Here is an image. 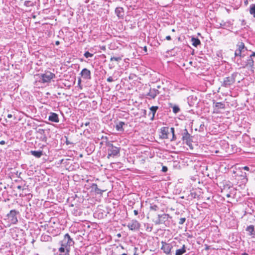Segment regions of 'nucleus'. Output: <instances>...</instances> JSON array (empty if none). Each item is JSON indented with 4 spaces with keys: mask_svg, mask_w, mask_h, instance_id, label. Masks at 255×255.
<instances>
[{
    "mask_svg": "<svg viewBox=\"0 0 255 255\" xmlns=\"http://www.w3.org/2000/svg\"><path fill=\"white\" fill-rule=\"evenodd\" d=\"M251 54L246 53L248 57L245 60V57L238 58L235 62L242 68H248L253 69L254 65V58H255V52L250 51Z\"/></svg>",
    "mask_w": 255,
    "mask_h": 255,
    "instance_id": "nucleus-1",
    "label": "nucleus"
},
{
    "mask_svg": "<svg viewBox=\"0 0 255 255\" xmlns=\"http://www.w3.org/2000/svg\"><path fill=\"white\" fill-rule=\"evenodd\" d=\"M61 247L59 248L58 251L60 253H65V251L70 252V248L74 245V241L67 233L64 236L63 239L60 242Z\"/></svg>",
    "mask_w": 255,
    "mask_h": 255,
    "instance_id": "nucleus-2",
    "label": "nucleus"
},
{
    "mask_svg": "<svg viewBox=\"0 0 255 255\" xmlns=\"http://www.w3.org/2000/svg\"><path fill=\"white\" fill-rule=\"evenodd\" d=\"M106 146L107 147L108 155L107 158H110L111 157H115L120 156L121 148L117 147L113 144L111 141L107 140L106 142Z\"/></svg>",
    "mask_w": 255,
    "mask_h": 255,
    "instance_id": "nucleus-3",
    "label": "nucleus"
},
{
    "mask_svg": "<svg viewBox=\"0 0 255 255\" xmlns=\"http://www.w3.org/2000/svg\"><path fill=\"white\" fill-rule=\"evenodd\" d=\"M236 49L234 53V61L238 58L245 57L246 53L248 52V50L246 47H245V44L242 42H239L236 45Z\"/></svg>",
    "mask_w": 255,
    "mask_h": 255,
    "instance_id": "nucleus-4",
    "label": "nucleus"
},
{
    "mask_svg": "<svg viewBox=\"0 0 255 255\" xmlns=\"http://www.w3.org/2000/svg\"><path fill=\"white\" fill-rule=\"evenodd\" d=\"M238 75V72L233 73L230 76L225 77L221 83V86L225 88H229L236 82V78Z\"/></svg>",
    "mask_w": 255,
    "mask_h": 255,
    "instance_id": "nucleus-5",
    "label": "nucleus"
},
{
    "mask_svg": "<svg viewBox=\"0 0 255 255\" xmlns=\"http://www.w3.org/2000/svg\"><path fill=\"white\" fill-rule=\"evenodd\" d=\"M182 139L190 147H192V136L189 133L187 129L185 128L182 133Z\"/></svg>",
    "mask_w": 255,
    "mask_h": 255,
    "instance_id": "nucleus-6",
    "label": "nucleus"
},
{
    "mask_svg": "<svg viewBox=\"0 0 255 255\" xmlns=\"http://www.w3.org/2000/svg\"><path fill=\"white\" fill-rule=\"evenodd\" d=\"M26 235L23 229H17V242L18 241V246L19 247L24 245L26 243Z\"/></svg>",
    "mask_w": 255,
    "mask_h": 255,
    "instance_id": "nucleus-7",
    "label": "nucleus"
},
{
    "mask_svg": "<svg viewBox=\"0 0 255 255\" xmlns=\"http://www.w3.org/2000/svg\"><path fill=\"white\" fill-rule=\"evenodd\" d=\"M55 77V75L50 71H46L44 73L41 74L40 81L43 83H49L51 79Z\"/></svg>",
    "mask_w": 255,
    "mask_h": 255,
    "instance_id": "nucleus-8",
    "label": "nucleus"
},
{
    "mask_svg": "<svg viewBox=\"0 0 255 255\" xmlns=\"http://www.w3.org/2000/svg\"><path fill=\"white\" fill-rule=\"evenodd\" d=\"M158 218L160 219L162 224H163L167 227L169 226L170 224V220L171 219V217H170L169 215L167 214L158 215Z\"/></svg>",
    "mask_w": 255,
    "mask_h": 255,
    "instance_id": "nucleus-9",
    "label": "nucleus"
},
{
    "mask_svg": "<svg viewBox=\"0 0 255 255\" xmlns=\"http://www.w3.org/2000/svg\"><path fill=\"white\" fill-rule=\"evenodd\" d=\"M162 247L161 249L167 255H171V250L173 246L170 244H168L164 242H161Z\"/></svg>",
    "mask_w": 255,
    "mask_h": 255,
    "instance_id": "nucleus-10",
    "label": "nucleus"
},
{
    "mask_svg": "<svg viewBox=\"0 0 255 255\" xmlns=\"http://www.w3.org/2000/svg\"><path fill=\"white\" fill-rule=\"evenodd\" d=\"M128 227L131 231L138 230L140 228V224L137 221L132 220L128 224Z\"/></svg>",
    "mask_w": 255,
    "mask_h": 255,
    "instance_id": "nucleus-11",
    "label": "nucleus"
},
{
    "mask_svg": "<svg viewBox=\"0 0 255 255\" xmlns=\"http://www.w3.org/2000/svg\"><path fill=\"white\" fill-rule=\"evenodd\" d=\"M213 107L214 108V113H219V109H224L225 108V104L223 102H213Z\"/></svg>",
    "mask_w": 255,
    "mask_h": 255,
    "instance_id": "nucleus-12",
    "label": "nucleus"
},
{
    "mask_svg": "<svg viewBox=\"0 0 255 255\" xmlns=\"http://www.w3.org/2000/svg\"><path fill=\"white\" fill-rule=\"evenodd\" d=\"M80 74L82 77L85 80H90L91 79V71L85 68L82 69L81 71Z\"/></svg>",
    "mask_w": 255,
    "mask_h": 255,
    "instance_id": "nucleus-13",
    "label": "nucleus"
},
{
    "mask_svg": "<svg viewBox=\"0 0 255 255\" xmlns=\"http://www.w3.org/2000/svg\"><path fill=\"white\" fill-rule=\"evenodd\" d=\"M115 12L119 19H124L125 16V11L123 7H117L115 9Z\"/></svg>",
    "mask_w": 255,
    "mask_h": 255,
    "instance_id": "nucleus-14",
    "label": "nucleus"
},
{
    "mask_svg": "<svg viewBox=\"0 0 255 255\" xmlns=\"http://www.w3.org/2000/svg\"><path fill=\"white\" fill-rule=\"evenodd\" d=\"M160 93L158 89L150 88L149 92L146 94L149 99H154L156 96Z\"/></svg>",
    "mask_w": 255,
    "mask_h": 255,
    "instance_id": "nucleus-15",
    "label": "nucleus"
},
{
    "mask_svg": "<svg viewBox=\"0 0 255 255\" xmlns=\"http://www.w3.org/2000/svg\"><path fill=\"white\" fill-rule=\"evenodd\" d=\"M159 109L158 106H152L149 108L150 112L148 116L150 117V120L153 121L155 119V114Z\"/></svg>",
    "mask_w": 255,
    "mask_h": 255,
    "instance_id": "nucleus-16",
    "label": "nucleus"
},
{
    "mask_svg": "<svg viewBox=\"0 0 255 255\" xmlns=\"http://www.w3.org/2000/svg\"><path fill=\"white\" fill-rule=\"evenodd\" d=\"M161 135V137L163 139H167L168 138V135L169 133V128L168 127H162L160 129Z\"/></svg>",
    "mask_w": 255,
    "mask_h": 255,
    "instance_id": "nucleus-17",
    "label": "nucleus"
},
{
    "mask_svg": "<svg viewBox=\"0 0 255 255\" xmlns=\"http://www.w3.org/2000/svg\"><path fill=\"white\" fill-rule=\"evenodd\" d=\"M48 120L52 122L58 123L59 119L58 114L55 113L51 112L49 113Z\"/></svg>",
    "mask_w": 255,
    "mask_h": 255,
    "instance_id": "nucleus-18",
    "label": "nucleus"
},
{
    "mask_svg": "<svg viewBox=\"0 0 255 255\" xmlns=\"http://www.w3.org/2000/svg\"><path fill=\"white\" fill-rule=\"evenodd\" d=\"M91 188L92 191H94L97 194H102L105 191L104 190L99 189L97 185L95 183H92L91 184Z\"/></svg>",
    "mask_w": 255,
    "mask_h": 255,
    "instance_id": "nucleus-19",
    "label": "nucleus"
},
{
    "mask_svg": "<svg viewBox=\"0 0 255 255\" xmlns=\"http://www.w3.org/2000/svg\"><path fill=\"white\" fill-rule=\"evenodd\" d=\"M186 247L185 245H182L180 249H177L175 252V255H182L186 252Z\"/></svg>",
    "mask_w": 255,
    "mask_h": 255,
    "instance_id": "nucleus-20",
    "label": "nucleus"
},
{
    "mask_svg": "<svg viewBox=\"0 0 255 255\" xmlns=\"http://www.w3.org/2000/svg\"><path fill=\"white\" fill-rule=\"evenodd\" d=\"M246 230L249 232L250 236H255V227L254 225H250L248 226Z\"/></svg>",
    "mask_w": 255,
    "mask_h": 255,
    "instance_id": "nucleus-21",
    "label": "nucleus"
},
{
    "mask_svg": "<svg viewBox=\"0 0 255 255\" xmlns=\"http://www.w3.org/2000/svg\"><path fill=\"white\" fill-rule=\"evenodd\" d=\"M30 152L31 155L36 158H40L43 155V152L41 150H31Z\"/></svg>",
    "mask_w": 255,
    "mask_h": 255,
    "instance_id": "nucleus-22",
    "label": "nucleus"
},
{
    "mask_svg": "<svg viewBox=\"0 0 255 255\" xmlns=\"http://www.w3.org/2000/svg\"><path fill=\"white\" fill-rule=\"evenodd\" d=\"M125 125V123L123 122H119L116 126V129L118 131H124V129L123 126Z\"/></svg>",
    "mask_w": 255,
    "mask_h": 255,
    "instance_id": "nucleus-23",
    "label": "nucleus"
},
{
    "mask_svg": "<svg viewBox=\"0 0 255 255\" xmlns=\"http://www.w3.org/2000/svg\"><path fill=\"white\" fill-rule=\"evenodd\" d=\"M191 41L192 42V45L195 47H197L198 45L201 44V41L198 38L192 37Z\"/></svg>",
    "mask_w": 255,
    "mask_h": 255,
    "instance_id": "nucleus-24",
    "label": "nucleus"
},
{
    "mask_svg": "<svg viewBox=\"0 0 255 255\" xmlns=\"http://www.w3.org/2000/svg\"><path fill=\"white\" fill-rule=\"evenodd\" d=\"M220 27H230L233 25V23L230 21L227 22L222 21V22L220 23Z\"/></svg>",
    "mask_w": 255,
    "mask_h": 255,
    "instance_id": "nucleus-25",
    "label": "nucleus"
},
{
    "mask_svg": "<svg viewBox=\"0 0 255 255\" xmlns=\"http://www.w3.org/2000/svg\"><path fill=\"white\" fill-rule=\"evenodd\" d=\"M17 189H19V196L20 197H23L24 196H25L27 194V189H22V193H21V186H20V185H18L17 186Z\"/></svg>",
    "mask_w": 255,
    "mask_h": 255,
    "instance_id": "nucleus-26",
    "label": "nucleus"
},
{
    "mask_svg": "<svg viewBox=\"0 0 255 255\" xmlns=\"http://www.w3.org/2000/svg\"><path fill=\"white\" fill-rule=\"evenodd\" d=\"M250 13L255 17V4H251L250 6Z\"/></svg>",
    "mask_w": 255,
    "mask_h": 255,
    "instance_id": "nucleus-27",
    "label": "nucleus"
},
{
    "mask_svg": "<svg viewBox=\"0 0 255 255\" xmlns=\"http://www.w3.org/2000/svg\"><path fill=\"white\" fill-rule=\"evenodd\" d=\"M170 107L172 108L173 112L174 114H177L180 111V109L177 105H173L172 106V104H170Z\"/></svg>",
    "mask_w": 255,
    "mask_h": 255,
    "instance_id": "nucleus-28",
    "label": "nucleus"
},
{
    "mask_svg": "<svg viewBox=\"0 0 255 255\" xmlns=\"http://www.w3.org/2000/svg\"><path fill=\"white\" fill-rule=\"evenodd\" d=\"M16 214V212L15 210L10 211L9 214H7V217L9 219L12 220V218L14 217L15 215Z\"/></svg>",
    "mask_w": 255,
    "mask_h": 255,
    "instance_id": "nucleus-29",
    "label": "nucleus"
},
{
    "mask_svg": "<svg viewBox=\"0 0 255 255\" xmlns=\"http://www.w3.org/2000/svg\"><path fill=\"white\" fill-rule=\"evenodd\" d=\"M17 117L19 118V119H18L19 121L22 122L23 121H25V119H23V118H24V115H23V113H21L20 112H18V113H17Z\"/></svg>",
    "mask_w": 255,
    "mask_h": 255,
    "instance_id": "nucleus-30",
    "label": "nucleus"
},
{
    "mask_svg": "<svg viewBox=\"0 0 255 255\" xmlns=\"http://www.w3.org/2000/svg\"><path fill=\"white\" fill-rule=\"evenodd\" d=\"M24 5L26 6L29 7V6H32L34 5V3L30 1V0H26L24 2Z\"/></svg>",
    "mask_w": 255,
    "mask_h": 255,
    "instance_id": "nucleus-31",
    "label": "nucleus"
},
{
    "mask_svg": "<svg viewBox=\"0 0 255 255\" xmlns=\"http://www.w3.org/2000/svg\"><path fill=\"white\" fill-rule=\"evenodd\" d=\"M94 54L92 53H90L89 51H86L85 53L84 54V56L86 58H90L92 57L93 56Z\"/></svg>",
    "mask_w": 255,
    "mask_h": 255,
    "instance_id": "nucleus-32",
    "label": "nucleus"
},
{
    "mask_svg": "<svg viewBox=\"0 0 255 255\" xmlns=\"http://www.w3.org/2000/svg\"><path fill=\"white\" fill-rule=\"evenodd\" d=\"M122 58L120 56H119V57H112L110 59V60L111 61H120L121 60H122Z\"/></svg>",
    "mask_w": 255,
    "mask_h": 255,
    "instance_id": "nucleus-33",
    "label": "nucleus"
},
{
    "mask_svg": "<svg viewBox=\"0 0 255 255\" xmlns=\"http://www.w3.org/2000/svg\"><path fill=\"white\" fill-rule=\"evenodd\" d=\"M37 132L38 134H40L41 135H43L45 134V130L43 129H42V128H38L37 130Z\"/></svg>",
    "mask_w": 255,
    "mask_h": 255,
    "instance_id": "nucleus-34",
    "label": "nucleus"
},
{
    "mask_svg": "<svg viewBox=\"0 0 255 255\" xmlns=\"http://www.w3.org/2000/svg\"><path fill=\"white\" fill-rule=\"evenodd\" d=\"M40 139L42 141L46 142L47 138L46 134H44L43 135H41L40 137Z\"/></svg>",
    "mask_w": 255,
    "mask_h": 255,
    "instance_id": "nucleus-35",
    "label": "nucleus"
},
{
    "mask_svg": "<svg viewBox=\"0 0 255 255\" xmlns=\"http://www.w3.org/2000/svg\"><path fill=\"white\" fill-rule=\"evenodd\" d=\"M150 209L151 210L156 211L158 209V207L156 205H153L150 206Z\"/></svg>",
    "mask_w": 255,
    "mask_h": 255,
    "instance_id": "nucleus-36",
    "label": "nucleus"
},
{
    "mask_svg": "<svg viewBox=\"0 0 255 255\" xmlns=\"http://www.w3.org/2000/svg\"><path fill=\"white\" fill-rule=\"evenodd\" d=\"M186 218L184 217V218H181L180 219H179V221L178 222L179 224V225H183L185 222L186 221Z\"/></svg>",
    "mask_w": 255,
    "mask_h": 255,
    "instance_id": "nucleus-37",
    "label": "nucleus"
},
{
    "mask_svg": "<svg viewBox=\"0 0 255 255\" xmlns=\"http://www.w3.org/2000/svg\"><path fill=\"white\" fill-rule=\"evenodd\" d=\"M42 238L44 241H48L49 239L50 238V237L48 235H45L42 237Z\"/></svg>",
    "mask_w": 255,
    "mask_h": 255,
    "instance_id": "nucleus-38",
    "label": "nucleus"
},
{
    "mask_svg": "<svg viewBox=\"0 0 255 255\" xmlns=\"http://www.w3.org/2000/svg\"><path fill=\"white\" fill-rule=\"evenodd\" d=\"M64 137L66 138V141H65V143L67 145H69V144H72V142H71L70 141H69L68 140V137L66 136H65Z\"/></svg>",
    "mask_w": 255,
    "mask_h": 255,
    "instance_id": "nucleus-39",
    "label": "nucleus"
},
{
    "mask_svg": "<svg viewBox=\"0 0 255 255\" xmlns=\"http://www.w3.org/2000/svg\"><path fill=\"white\" fill-rule=\"evenodd\" d=\"M155 224L156 225L162 224V222H161V221H160V218H158V220H157L155 222Z\"/></svg>",
    "mask_w": 255,
    "mask_h": 255,
    "instance_id": "nucleus-40",
    "label": "nucleus"
},
{
    "mask_svg": "<svg viewBox=\"0 0 255 255\" xmlns=\"http://www.w3.org/2000/svg\"><path fill=\"white\" fill-rule=\"evenodd\" d=\"M168 170V168L166 166H163L162 168V171L164 172H167Z\"/></svg>",
    "mask_w": 255,
    "mask_h": 255,
    "instance_id": "nucleus-41",
    "label": "nucleus"
},
{
    "mask_svg": "<svg viewBox=\"0 0 255 255\" xmlns=\"http://www.w3.org/2000/svg\"><path fill=\"white\" fill-rule=\"evenodd\" d=\"M107 81L108 82H112L114 81V80L112 76H110L109 78H107Z\"/></svg>",
    "mask_w": 255,
    "mask_h": 255,
    "instance_id": "nucleus-42",
    "label": "nucleus"
},
{
    "mask_svg": "<svg viewBox=\"0 0 255 255\" xmlns=\"http://www.w3.org/2000/svg\"><path fill=\"white\" fill-rule=\"evenodd\" d=\"M169 132H171L172 134L174 133V128H169Z\"/></svg>",
    "mask_w": 255,
    "mask_h": 255,
    "instance_id": "nucleus-43",
    "label": "nucleus"
},
{
    "mask_svg": "<svg viewBox=\"0 0 255 255\" xmlns=\"http://www.w3.org/2000/svg\"><path fill=\"white\" fill-rule=\"evenodd\" d=\"M172 135V139H171V141L175 140L176 139V136H175V133H173Z\"/></svg>",
    "mask_w": 255,
    "mask_h": 255,
    "instance_id": "nucleus-44",
    "label": "nucleus"
},
{
    "mask_svg": "<svg viewBox=\"0 0 255 255\" xmlns=\"http://www.w3.org/2000/svg\"><path fill=\"white\" fill-rule=\"evenodd\" d=\"M165 39L167 40H170L171 39V38L170 35H168V36H166Z\"/></svg>",
    "mask_w": 255,
    "mask_h": 255,
    "instance_id": "nucleus-45",
    "label": "nucleus"
},
{
    "mask_svg": "<svg viewBox=\"0 0 255 255\" xmlns=\"http://www.w3.org/2000/svg\"><path fill=\"white\" fill-rule=\"evenodd\" d=\"M243 168L245 170H247V171H249L250 170V168L248 166H244V167H243Z\"/></svg>",
    "mask_w": 255,
    "mask_h": 255,
    "instance_id": "nucleus-46",
    "label": "nucleus"
},
{
    "mask_svg": "<svg viewBox=\"0 0 255 255\" xmlns=\"http://www.w3.org/2000/svg\"><path fill=\"white\" fill-rule=\"evenodd\" d=\"M133 213H134V215H135V216H136V215H138V211H137V210H134L133 211Z\"/></svg>",
    "mask_w": 255,
    "mask_h": 255,
    "instance_id": "nucleus-47",
    "label": "nucleus"
},
{
    "mask_svg": "<svg viewBox=\"0 0 255 255\" xmlns=\"http://www.w3.org/2000/svg\"><path fill=\"white\" fill-rule=\"evenodd\" d=\"M241 24H242V25H245L246 24V21H245V20L243 19L242 20Z\"/></svg>",
    "mask_w": 255,
    "mask_h": 255,
    "instance_id": "nucleus-48",
    "label": "nucleus"
},
{
    "mask_svg": "<svg viewBox=\"0 0 255 255\" xmlns=\"http://www.w3.org/2000/svg\"><path fill=\"white\" fill-rule=\"evenodd\" d=\"M143 116L144 117H145V115H146V111L145 110H143Z\"/></svg>",
    "mask_w": 255,
    "mask_h": 255,
    "instance_id": "nucleus-49",
    "label": "nucleus"
},
{
    "mask_svg": "<svg viewBox=\"0 0 255 255\" xmlns=\"http://www.w3.org/2000/svg\"><path fill=\"white\" fill-rule=\"evenodd\" d=\"M5 143V141L4 140H1L0 141V144L3 145Z\"/></svg>",
    "mask_w": 255,
    "mask_h": 255,
    "instance_id": "nucleus-50",
    "label": "nucleus"
},
{
    "mask_svg": "<svg viewBox=\"0 0 255 255\" xmlns=\"http://www.w3.org/2000/svg\"><path fill=\"white\" fill-rule=\"evenodd\" d=\"M69 252H67V251H65V252L64 253L65 254H64V255H69Z\"/></svg>",
    "mask_w": 255,
    "mask_h": 255,
    "instance_id": "nucleus-51",
    "label": "nucleus"
},
{
    "mask_svg": "<svg viewBox=\"0 0 255 255\" xmlns=\"http://www.w3.org/2000/svg\"><path fill=\"white\" fill-rule=\"evenodd\" d=\"M84 125H85V126H89L90 125V122H87L85 123L84 124Z\"/></svg>",
    "mask_w": 255,
    "mask_h": 255,
    "instance_id": "nucleus-52",
    "label": "nucleus"
},
{
    "mask_svg": "<svg viewBox=\"0 0 255 255\" xmlns=\"http://www.w3.org/2000/svg\"><path fill=\"white\" fill-rule=\"evenodd\" d=\"M59 44H60V42H59V41H56L55 42V44H56V45H58Z\"/></svg>",
    "mask_w": 255,
    "mask_h": 255,
    "instance_id": "nucleus-53",
    "label": "nucleus"
},
{
    "mask_svg": "<svg viewBox=\"0 0 255 255\" xmlns=\"http://www.w3.org/2000/svg\"><path fill=\"white\" fill-rule=\"evenodd\" d=\"M144 51H145V52H147V47L146 46H144V49H143Z\"/></svg>",
    "mask_w": 255,
    "mask_h": 255,
    "instance_id": "nucleus-54",
    "label": "nucleus"
},
{
    "mask_svg": "<svg viewBox=\"0 0 255 255\" xmlns=\"http://www.w3.org/2000/svg\"><path fill=\"white\" fill-rule=\"evenodd\" d=\"M241 255H249L247 253H244L242 254Z\"/></svg>",
    "mask_w": 255,
    "mask_h": 255,
    "instance_id": "nucleus-55",
    "label": "nucleus"
},
{
    "mask_svg": "<svg viewBox=\"0 0 255 255\" xmlns=\"http://www.w3.org/2000/svg\"><path fill=\"white\" fill-rule=\"evenodd\" d=\"M23 74H22V76H21V78H23ZM19 77V76H18L17 75V81H18V80L17 79V78ZM19 77L20 78V76H19Z\"/></svg>",
    "mask_w": 255,
    "mask_h": 255,
    "instance_id": "nucleus-56",
    "label": "nucleus"
},
{
    "mask_svg": "<svg viewBox=\"0 0 255 255\" xmlns=\"http://www.w3.org/2000/svg\"><path fill=\"white\" fill-rule=\"evenodd\" d=\"M245 3L246 5H247L248 4V1L247 0L246 1H245Z\"/></svg>",
    "mask_w": 255,
    "mask_h": 255,
    "instance_id": "nucleus-57",
    "label": "nucleus"
},
{
    "mask_svg": "<svg viewBox=\"0 0 255 255\" xmlns=\"http://www.w3.org/2000/svg\"><path fill=\"white\" fill-rule=\"evenodd\" d=\"M8 118H11V115H8Z\"/></svg>",
    "mask_w": 255,
    "mask_h": 255,
    "instance_id": "nucleus-58",
    "label": "nucleus"
},
{
    "mask_svg": "<svg viewBox=\"0 0 255 255\" xmlns=\"http://www.w3.org/2000/svg\"><path fill=\"white\" fill-rule=\"evenodd\" d=\"M195 195H196V193H194V195H193V196H194L193 197H194V198H195Z\"/></svg>",
    "mask_w": 255,
    "mask_h": 255,
    "instance_id": "nucleus-59",
    "label": "nucleus"
},
{
    "mask_svg": "<svg viewBox=\"0 0 255 255\" xmlns=\"http://www.w3.org/2000/svg\"><path fill=\"white\" fill-rule=\"evenodd\" d=\"M195 195H196V193H194V195H193V196H194L193 197H194V198H195Z\"/></svg>",
    "mask_w": 255,
    "mask_h": 255,
    "instance_id": "nucleus-60",
    "label": "nucleus"
},
{
    "mask_svg": "<svg viewBox=\"0 0 255 255\" xmlns=\"http://www.w3.org/2000/svg\"><path fill=\"white\" fill-rule=\"evenodd\" d=\"M227 196L228 197H229L230 196V195L229 194H227Z\"/></svg>",
    "mask_w": 255,
    "mask_h": 255,
    "instance_id": "nucleus-61",
    "label": "nucleus"
},
{
    "mask_svg": "<svg viewBox=\"0 0 255 255\" xmlns=\"http://www.w3.org/2000/svg\"><path fill=\"white\" fill-rule=\"evenodd\" d=\"M157 88L158 89H159V88H160V86H158L157 87Z\"/></svg>",
    "mask_w": 255,
    "mask_h": 255,
    "instance_id": "nucleus-62",
    "label": "nucleus"
},
{
    "mask_svg": "<svg viewBox=\"0 0 255 255\" xmlns=\"http://www.w3.org/2000/svg\"><path fill=\"white\" fill-rule=\"evenodd\" d=\"M172 31H175V30H174V29H173L172 30Z\"/></svg>",
    "mask_w": 255,
    "mask_h": 255,
    "instance_id": "nucleus-63",
    "label": "nucleus"
},
{
    "mask_svg": "<svg viewBox=\"0 0 255 255\" xmlns=\"http://www.w3.org/2000/svg\"><path fill=\"white\" fill-rule=\"evenodd\" d=\"M102 139H103V138H104V136H102Z\"/></svg>",
    "mask_w": 255,
    "mask_h": 255,
    "instance_id": "nucleus-64",
    "label": "nucleus"
}]
</instances>
